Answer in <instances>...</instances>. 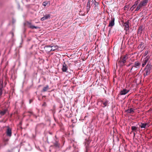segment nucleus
Wrapping results in <instances>:
<instances>
[{
	"label": "nucleus",
	"instance_id": "1a4fd4ad",
	"mask_svg": "<svg viewBox=\"0 0 152 152\" xmlns=\"http://www.w3.org/2000/svg\"><path fill=\"white\" fill-rule=\"evenodd\" d=\"M149 59V57L148 56H147L144 59L142 64V67H144L145 65L146 64L147 62L148 61Z\"/></svg>",
	"mask_w": 152,
	"mask_h": 152
},
{
	"label": "nucleus",
	"instance_id": "6ab92c4d",
	"mask_svg": "<svg viewBox=\"0 0 152 152\" xmlns=\"http://www.w3.org/2000/svg\"><path fill=\"white\" fill-rule=\"evenodd\" d=\"M126 112L128 113H131L134 112V109L132 108L128 109L126 111Z\"/></svg>",
	"mask_w": 152,
	"mask_h": 152
},
{
	"label": "nucleus",
	"instance_id": "dca6fc26",
	"mask_svg": "<svg viewBox=\"0 0 152 152\" xmlns=\"http://www.w3.org/2000/svg\"><path fill=\"white\" fill-rule=\"evenodd\" d=\"M102 102L104 105V106H102L103 107H104L107 106H108V104H109L108 100H105L104 101H102Z\"/></svg>",
	"mask_w": 152,
	"mask_h": 152
},
{
	"label": "nucleus",
	"instance_id": "5701e85b",
	"mask_svg": "<svg viewBox=\"0 0 152 152\" xmlns=\"http://www.w3.org/2000/svg\"><path fill=\"white\" fill-rule=\"evenodd\" d=\"M138 4V1H136L135 3H134V4L132 6V7H133V8H135L136 7H137V5Z\"/></svg>",
	"mask_w": 152,
	"mask_h": 152
},
{
	"label": "nucleus",
	"instance_id": "6e6552de",
	"mask_svg": "<svg viewBox=\"0 0 152 152\" xmlns=\"http://www.w3.org/2000/svg\"><path fill=\"white\" fill-rule=\"evenodd\" d=\"M129 91V90L126 89L125 88H124L121 91L119 94L121 95H124L127 94Z\"/></svg>",
	"mask_w": 152,
	"mask_h": 152
},
{
	"label": "nucleus",
	"instance_id": "b1692460",
	"mask_svg": "<svg viewBox=\"0 0 152 152\" xmlns=\"http://www.w3.org/2000/svg\"><path fill=\"white\" fill-rule=\"evenodd\" d=\"M47 4H47V1H45L43 2L42 3V5L45 7L46 6Z\"/></svg>",
	"mask_w": 152,
	"mask_h": 152
},
{
	"label": "nucleus",
	"instance_id": "423d86ee",
	"mask_svg": "<svg viewBox=\"0 0 152 152\" xmlns=\"http://www.w3.org/2000/svg\"><path fill=\"white\" fill-rule=\"evenodd\" d=\"M129 21L127 20L126 22L124 23V30L127 31L129 30Z\"/></svg>",
	"mask_w": 152,
	"mask_h": 152
},
{
	"label": "nucleus",
	"instance_id": "4468645a",
	"mask_svg": "<svg viewBox=\"0 0 152 152\" xmlns=\"http://www.w3.org/2000/svg\"><path fill=\"white\" fill-rule=\"evenodd\" d=\"M27 24L29 25V27L31 29H34V28H35V29H38L39 28V27H37V26H35L32 25H31V23L29 22H27Z\"/></svg>",
	"mask_w": 152,
	"mask_h": 152
},
{
	"label": "nucleus",
	"instance_id": "2eb2a0df",
	"mask_svg": "<svg viewBox=\"0 0 152 152\" xmlns=\"http://www.w3.org/2000/svg\"><path fill=\"white\" fill-rule=\"evenodd\" d=\"M50 16L49 14L46 15L44 16L42 18H41V21H43L45 20H46L47 19L50 18Z\"/></svg>",
	"mask_w": 152,
	"mask_h": 152
},
{
	"label": "nucleus",
	"instance_id": "a878e982",
	"mask_svg": "<svg viewBox=\"0 0 152 152\" xmlns=\"http://www.w3.org/2000/svg\"><path fill=\"white\" fill-rule=\"evenodd\" d=\"M90 142V140H88L86 142V144H87L88 145Z\"/></svg>",
	"mask_w": 152,
	"mask_h": 152
},
{
	"label": "nucleus",
	"instance_id": "f3484780",
	"mask_svg": "<svg viewBox=\"0 0 152 152\" xmlns=\"http://www.w3.org/2000/svg\"><path fill=\"white\" fill-rule=\"evenodd\" d=\"M49 89V86L48 85H47L46 86L44 87L42 91L43 92H45L47 90Z\"/></svg>",
	"mask_w": 152,
	"mask_h": 152
},
{
	"label": "nucleus",
	"instance_id": "9d476101",
	"mask_svg": "<svg viewBox=\"0 0 152 152\" xmlns=\"http://www.w3.org/2000/svg\"><path fill=\"white\" fill-rule=\"evenodd\" d=\"M150 125L149 124V123H141L140 125V126L141 127V128H144L145 129L146 127H149Z\"/></svg>",
	"mask_w": 152,
	"mask_h": 152
},
{
	"label": "nucleus",
	"instance_id": "20e7f679",
	"mask_svg": "<svg viewBox=\"0 0 152 152\" xmlns=\"http://www.w3.org/2000/svg\"><path fill=\"white\" fill-rule=\"evenodd\" d=\"M151 66L150 64H148L146 66L145 70V72L144 74V76L145 77L150 74L151 72Z\"/></svg>",
	"mask_w": 152,
	"mask_h": 152
},
{
	"label": "nucleus",
	"instance_id": "a211bd4d",
	"mask_svg": "<svg viewBox=\"0 0 152 152\" xmlns=\"http://www.w3.org/2000/svg\"><path fill=\"white\" fill-rule=\"evenodd\" d=\"M7 110V109H5L2 110H0V114L1 115H4L5 114Z\"/></svg>",
	"mask_w": 152,
	"mask_h": 152
},
{
	"label": "nucleus",
	"instance_id": "cd10ccee",
	"mask_svg": "<svg viewBox=\"0 0 152 152\" xmlns=\"http://www.w3.org/2000/svg\"><path fill=\"white\" fill-rule=\"evenodd\" d=\"M53 47V46H51V45H47L45 46L46 48H48V47H50V48H52Z\"/></svg>",
	"mask_w": 152,
	"mask_h": 152
},
{
	"label": "nucleus",
	"instance_id": "e433bc0d",
	"mask_svg": "<svg viewBox=\"0 0 152 152\" xmlns=\"http://www.w3.org/2000/svg\"><path fill=\"white\" fill-rule=\"evenodd\" d=\"M145 49V48H144L142 49V50H144Z\"/></svg>",
	"mask_w": 152,
	"mask_h": 152
},
{
	"label": "nucleus",
	"instance_id": "0eeeda50",
	"mask_svg": "<svg viewBox=\"0 0 152 152\" xmlns=\"http://www.w3.org/2000/svg\"><path fill=\"white\" fill-rule=\"evenodd\" d=\"M7 129L6 131V134L7 136L10 137L12 135V130L9 126H7Z\"/></svg>",
	"mask_w": 152,
	"mask_h": 152
},
{
	"label": "nucleus",
	"instance_id": "4c0bfd02",
	"mask_svg": "<svg viewBox=\"0 0 152 152\" xmlns=\"http://www.w3.org/2000/svg\"><path fill=\"white\" fill-rule=\"evenodd\" d=\"M30 113H31V114H32V112H30Z\"/></svg>",
	"mask_w": 152,
	"mask_h": 152
},
{
	"label": "nucleus",
	"instance_id": "ddd939ff",
	"mask_svg": "<svg viewBox=\"0 0 152 152\" xmlns=\"http://www.w3.org/2000/svg\"><path fill=\"white\" fill-rule=\"evenodd\" d=\"M91 1V0H88L86 6V10L87 12H88L89 11L91 6V4H90Z\"/></svg>",
	"mask_w": 152,
	"mask_h": 152
},
{
	"label": "nucleus",
	"instance_id": "f257e3e1",
	"mask_svg": "<svg viewBox=\"0 0 152 152\" xmlns=\"http://www.w3.org/2000/svg\"><path fill=\"white\" fill-rule=\"evenodd\" d=\"M141 63L138 61H136L134 62V64L132 66V68L131 69L129 72H132L133 71H136L138 70L140 66Z\"/></svg>",
	"mask_w": 152,
	"mask_h": 152
},
{
	"label": "nucleus",
	"instance_id": "f704fd0d",
	"mask_svg": "<svg viewBox=\"0 0 152 152\" xmlns=\"http://www.w3.org/2000/svg\"><path fill=\"white\" fill-rule=\"evenodd\" d=\"M135 133L134 132V136H135Z\"/></svg>",
	"mask_w": 152,
	"mask_h": 152
},
{
	"label": "nucleus",
	"instance_id": "393cba45",
	"mask_svg": "<svg viewBox=\"0 0 152 152\" xmlns=\"http://www.w3.org/2000/svg\"><path fill=\"white\" fill-rule=\"evenodd\" d=\"M148 50H146L145 53H144V55H145V56H146V55H147L148 54Z\"/></svg>",
	"mask_w": 152,
	"mask_h": 152
},
{
	"label": "nucleus",
	"instance_id": "9b49d317",
	"mask_svg": "<svg viewBox=\"0 0 152 152\" xmlns=\"http://www.w3.org/2000/svg\"><path fill=\"white\" fill-rule=\"evenodd\" d=\"M115 18L112 17L111 19L109 22L108 25L109 27H110L111 28L113 27L115 25Z\"/></svg>",
	"mask_w": 152,
	"mask_h": 152
},
{
	"label": "nucleus",
	"instance_id": "aec40b11",
	"mask_svg": "<svg viewBox=\"0 0 152 152\" xmlns=\"http://www.w3.org/2000/svg\"><path fill=\"white\" fill-rule=\"evenodd\" d=\"M137 128L135 126H132L131 127L132 130V131L136 132L137 131Z\"/></svg>",
	"mask_w": 152,
	"mask_h": 152
},
{
	"label": "nucleus",
	"instance_id": "72a5a7b5",
	"mask_svg": "<svg viewBox=\"0 0 152 152\" xmlns=\"http://www.w3.org/2000/svg\"><path fill=\"white\" fill-rule=\"evenodd\" d=\"M111 32V28L108 31L109 33H110Z\"/></svg>",
	"mask_w": 152,
	"mask_h": 152
},
{
	"label": "nucleus",
	"instance_id": "c9c22d12",
	"mask_svg": "<svg viewBox=\"0 0 152 152\" xmlns=\"http://www.w3.org/2000/svg\"><path fill=\"white\" fill-rule=\"evenodd\" d=\"M31 100H30V103H31Z\"/></svg>",
	"mask_w": 152,
	"mask_h": 152
},
{
	"label": "nucleus",
	"instance_id": "412c9836",
	"mask_svg": "<svg viewBox=\"0 0 152 152\" xmlns=\"http://www.w3.org/2000/svg\"><path fill=\"white\" fill-rule=\"evenodd\" d=\"M143 44H144V43L143 42H140V44L139 45H138V49H140V48H142L143 46Z\"/></svg>",
	"mask_w": 152,
	"mask_h": 152
},
{
	"label": "nucleus",
	"instance_id": "39448f33",
	"mask_svg": "<svg viewBox=\"0 0 152 152\" xmlns=\"http://www.w3.org/2000/svg\"><path fill=\"white\" fill-rule=\"evenodd\" d=\"M62 70L63 72H68V66L64 62L62 65V67L61 69Z\"/></svg>",
	"mask_w": 152,
	"mask_h": 152
},
{
	"label": "nucleus",
	"instance_id": "2f4dec72",
	"mask_svg": "<svg viewBox=\"0 0 152 152\" xmlns=\"http://www.w3.org/2000/svg\"><path fill=\"white\" fill-rule=\"evenodd\" d=\"M134 8H133V7H132L130 8V10H131L132 11L134 10Z\"/></svg>",
	"mask_w": 152,
	"mask_h": 152
},
{
	"label": "nucleus",
	"instance_id": "7c9ffc66",
	"mask_svg": "<svg viewBox=\"0 0 152 152\" xmlns=\"http://www.w3.org/2000/svg\"><path fill=\"white\" fill-rule=\"evenodd\" d=\"M129 7V5H126V6H125L124 7V8H125H125H128Z\"/></svg>",
	"mask_w": 152,
	"mask_h": 152
},
{
	"label": "nucleus",
	"instance_id": "bb28decb",
	"mask_svg": "<svg viewBox=\"0 0 152 152\" xmlns=\"http://www.w3.org/2000/svg\"><path fill=\"white\" fill-rule=\"evenodd\" d=\"M133 65V64L132 63H131L130 64H129L128 65H126V66L127 67H129V66H131L132 67V66Z\"/></svg>",
	"mask_w": 152,
	"mask_h": 152
},
{
	"label": "nucleus",
	"instance_id": "4be33fe9",
	"mask_svg": "<svg viewBox=\"0 0 152 152\" xmlns=\"http://www.w3.org/2000/svg\"><path fill=\"white\" fill-rule=\"evenodd\" d=\"M58 47L57 46H53L52 49L50 50V51H53L58 49Z\"/></svg>",
	"mask_w": 152,
	"mask_h": 152
},
{
	"label": "nucleus",
	"instance_id": "c85d7f7f",
	"mask_svg": "<svg viewBox=\"0 0 152 152\" xmlns=\"http://www.w3.org/2000/svg\"><path fill=\"white\" fill-rule=\"evenodd\" d=\"M47 4H48L49 6H50V1H47Z\"/></svg>",
	"mask_w": 152,
	"mask_h": 152
},
{
	"label": "nucleus",
	"instance_id": "473e14b6",
	"mask_svg": "<svg viewBox=\"0 0 152 152\" xmlns=\"http://www.w3.org/2000/svg\"><path fill=\"white\" fill-rule=\"evenodd\" d=\"M94 5H95V7H96V4L95 2L94 3Z\"/></svg>",
	"mask_w": 152,
	"mask_h": 152
},
{
	"label": "nucleus",
	"instance_id": "c756f323",
	"mask_svg": "<svg viewBox=\"0 0 152 152\" xmlns=\"http://www.w3.org/2000/svg\"><path fill=\"white\" fill-rule=\"evenodd\" d=\"M54 145L56 147H57V146H58V143L57 142H56L54 144Z\"/></svg>",
	"mask_w": 152,
	"mask_h": 152
},
{
	"label": "nucleus",
	"instance_id": "7ed1b4c3",
	"mask_svg": "<svg viewBox=\"0 0 152 152\" xmlns=\"http://www.w3.org/2000/svg\"><path fill=\"white\" fill-rule=\"evenodd\" d=\"M128 58L127 55H124L123 57H121L120 58L119 61H118V64L121 66L125 65V64L126 62V60Z\"/></svg>",
	"mask_w": 152,
	"mask_h": 152
},
{
	"label": "nucleus",
	"instance_id": "f8f14e48",
	"mask_svg": "<svg viewBox=\"0 0 152 152\" xmlns=\"http://www.w3.org/2000/svg\"><path fill=\"white\" fill-rule=\"evenodd\" d=\"M144 30V28L142 25H140L139 28L138 30V33L141 34L142 33V31Z\"/></svg>",
	"mask_w": 152,
	"mask_h": 152
},
{
	"label": "nucleus",
	"instance_id": "f03ea898",
	"mask_svg": "<svg viewBox=\"0 0 152 152\" xmlns=\"http://www.w3.org/2000/svg\"><path fill=\"white\" fill-rule=\"evenodd\" d=\"M148 2V0H143L137 6L135 11H138L143 7L145 6Z\"/></svg>",
	"mask_w": 152,
	"mask_h": 152
}]
</instances>
